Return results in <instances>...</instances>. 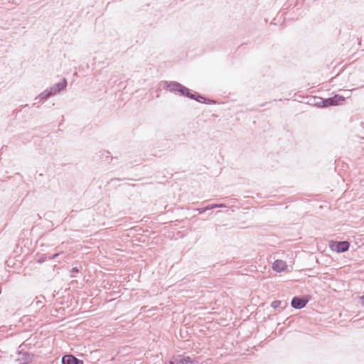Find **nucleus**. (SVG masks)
<instances>
[{
    "mask_svg": "<svg viewBox=\"0 0 364 364\" xmlns=\"http://www.w3.org/2000/svg\"><path fill=\"white\" fill-rule=\"evenodd\" d=\"M163 84L164 89L171 92L179 93L181 95L186 96L201 103L211 104L213 102L212 100H207L196 92L192 93L188 87L179 82L174 81H164Z\"/></svg>",
    "mask_w": 364,
    "mask_h": 364,
    "instance_id": "f257e3e1",
    "label": "nucleus"
},
{
    "mask_svg": "<svg viewBox=\"0 0 364 364\" xmlns=\"http://www.w3.org/2000/svg\"><path fill=\"white\" fill-rule=\"evenodd\" d=\"M166 364H197V362L189 356L177 355Z\"/></svg>",
    "mask_w": 364,
    "mask_h": 364,
    "instance_id": "f03ea898",
    "label": "nucleus"
},
{
    "mask_svg": "<svg viewBox=\"0 0 364 364\" xmlns=\"http://www.w3.org/2000/svg\"><path fill=\"white\" fill-rule=\"evenodd\" d=\"M345 100V97L338 95H335L332 97H329L324 100H322L321 102L323 107H329L334 106L340 104L341 102Z\"/></svg>",
    "mask_w": 364,
    "mask_h": 364,
    "instance_id": "7ed1b4c3",
    "label": "nucleus"
},
{
    "mask_svg": "<svg viewBox=\"0 0 364 364\" xmlns=\"http://www.w3.org/2000/svg\"><path fill=\"white\" fill-rule=\"evenodd\" d=\"M67 87V80L63 78L60 82L55 84L49 89H48L52 96L57 95L60 91L65 90Z\"/></svg>",
    "mask_w": 364,
    "mask_h": 364,
    "instance_id": "20e7f679",
    "label": "nucleus"
},
{
    "mask_svg": "<svg viewBox=\"0 0 364 364\" xmlns=\"http://www.w3.org/2000/svg\"><path fill=\"white\" fill-rule=\"evenodd\" d=\"M307 304V300L295 296L291 300V306L296 309H301L304 308Z\"/></svg>",
    "mask_w": 364,
    "mask_h": 364,
    "instance_id": "39448f33",
    "label": "nucleus"
},
{
    "mask_svg": "<svg viewBox=\"0 0 364 364\" xmlns=\"http://www.w3.org/2000/svg\"><path fill=\"white\" fill-rule=\"evenodd\" d=\"M63 364H83V362L73 355H65L62 358Z\"/></svg>",
    "mask_w": 364,
    "mask_h": 364,
    "instance_id": "423d86ee",
    "label": "nucleus"
},
{
    "mask_svg": "<svg viewBox=\"0 0 364 364\" xmlns=\"http://www.w3.org/2000/svg\"><path fill=\"white\" fill-rule=\"evenodd\" d=\"M349 246H350V245H349L348 242L341 241V242H338L335 245V247H332V249L336 250L338 252H344L348 250Z\"/></svg>",
    "mask_w": 364,
    "mask_h": 364,
    "instance_id": "0eeeda50",
    "label": "nucleus"
},
{
    "mask_svg": "<svg viewBox=\"0 0 364 364\" xmlns=\"http://www.w3.org/2000/svg\"><path fill=\"white\" fill-rule=\"evenodd\" d=\"M286 262L281 259H277L274 261L272 264V269L277 272H281L284 271L286 269Z\"/></svg>",
    "mask_w": 364,
    "mask_h": 364,
    "instance_id": "6e6552de",
    "label": "nucleus"
},
{
    "mask_svg": "<svg viewBox=\"0 0 364 364\" xmlns=\"http://www.w3.org/2000/svg\"><path fill=\"white\" fill-rule=\"evenodd\" d=\"M18 357L17 358V360L19 362L18 364H26L29 362L31 360L30 355L28 353H18Z\"/></svg>",
    "mask_w": 364,
    "mask_h": 364,
    "instance_id": "1a4fd4ad",
    "label": "nucleus"
},
{
    "mask_svg": "<svg viewBox=\"0 0 364 364\" xmlns=\"http://www.w3.org/2000/svg\"><path fill=\"white\" fill-rule=\"evenodd\" d=\"M51 94L50 93L49 90L48 89L43 91L41 94L38 95L35 99V100L38 102H41L42 100H46V99L51 97Z\"/></svg>",
    "mask_w": 364,
    "mask_h": 364,
    "instance_id": "9d476101",
    "label": "nucleus"
},
{
    "mask_svg": "<svg viewBox=\"0 0 364 364\" xmlns=\"http://www.w3.org/2000/svg\"><path fill=\"white\" fill-rule=\"evenodd\" d=\"M280 303H281V301H274L272 302V306L274 307V308H277V307L279 306Z\"/></svg>",
    "mask_w": 364,
    "mask_h": 364,
    "instance_id": "9b49d317",
    "label": "nucleus"
},
{
    "mask_svg": "<svg viewBox=\"0 0 364 364\" xmlns=\"http://www.w3.org/2000/svg\"><path fill=\"white\" fill-rule=\"evenodd\" d=\"M213 208H216L215 204H211L205 207L206 210H212Z\"/></svg>",
    "mask_w": 364,
    "mask_h": 364,
    "instance_id": "f8f14e48",
    "label": "nucleus"
},
{
    "mask_svg": "<svg viewBox=\"0 0 364 364\" xmlns=\"http://www.w3.org/2000/svg\"><path fill=\"white\" fill-rule=\"evenodd\" d=\"M196 210L199 213H203L206 211V209H205V208H197Z\"/></svg>",
    "mask_w": 364,
    "mask_h": 364,
    "instance_id": "ddd939ff",
    "label": "nucleus"
},
{
    "mask_svg": "<svg viewBox=\"0 0 364 364\" xmlns=\"http://www.w3.org/2000/svg\"><path fill=\"white\" fill-rule=\"evenodd\" d=\"M215 206H216V208H225L226 205L223 203H220V204H215Z\"/></svg>",
    "mask_w": 364,
    "mask_h": 364,
    "instance_id": "4468645a",
    "label": "nucleus"
},
{
    "mask_svg": "<svg viewBox=\"0 0 364 364\" xmlns=\"http://www.w3.org/2000/svg\"><path fill=\"white\" fill-rule=\"evenodd\" d=\"M60 255V253H56V254H54L50 258V259H55L58 255Z\"/></svg>",
    "mask_w": 364,
    "mask_h": 364,
    "instance_id": "2eb2a0df",
    "label": "nucleus"
},
{
    "mask_svg": "<svg viewBox=\"0 0 364 364\" xmlns=\"http://www.w3.org/2000/svg\"><path fill=\"white\" fill-rule=\"evenodd\" d=\"M78 271H79V270H78V269H77V267H73V268L72 269V272H73V273L78 272Z\"/></svg>",
    "mask_w": 364,
    "mask_h": 364,
    "instance_id": "dca6fc26",
    "label": "nucleus"
},
{
    "mask_svg": "<svg viewBox=\"0 0 364 364\" xmlns=\"http://www.w3.org/2000/svg\"><path fill=\"white\" fill-rule=\"evenodd\" d=\"M103 153L107 154V155H106V157H109V156H109V152L106 151H103Z\"/></svg>",
    "mask_w": 364,
    "mask_h": 364,
    "instance_id": "f3484780",
    "label": "nucleus"
},
{
    "mask_svg": "<svg viewBox=\"0 0 364 364\" xmlns=\"http://www.w3.org/2000/svg\"><path fill=\"white\" fill-rule=\"evenodd\" d=\"M360 299H361L362 302L364 303V296H361Z\"/></svg>",
    "mask_w": 364,
    "mask_h": 364,
    "instance_id": "a211bd4d",
    "label": "nucleus"
}]
</instances>
